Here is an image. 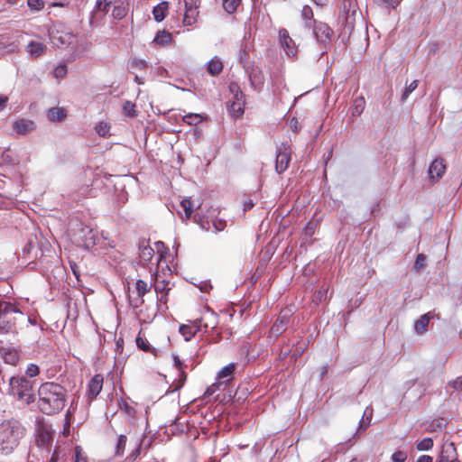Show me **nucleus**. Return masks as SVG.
Returning <instances> with one entry per match:
<instances>
[{
	"label": "nucleus",
	"mask_w": 462,
	"mask_h": 462,
	"mask_svg": "<svg viewBox=\"0 0 462 462\" xmlns=\"http://www.w3.org/2000/svg\"><path fill=\"white\" fill-rule=\"evenodd\" d=\"M38 406L44 414L59 413L65 407L67 390L59 383H42L38 390Z\"/></svg>",
	"instance_id": "f257e3e1"
},
{
	"label": "nucleus",
	"mask_w": 462,
	"mask_h": 462,
	"mask_svg": "<svg viewBox=\"0 0 462 462\" xmlns=\"http://www.w3.org/2000/svg\"><path fill=\"white\" fill-rule=\"evenodd\" d=\"M25 434V428L15 420H5L0 423V452L11 454Z\"/></svg>",
	"instance_id": "f03ea898"
},
{
	"label": "nucleus",
	"mask_w": 462,
	"mask_h": 462,
	"mask_svg": "<svg viewBox=\"0 0 462 462\" xmlns=\"http://www.w3.org/2000/svg\"><path fill=\"white\" fill-rule=\"evenodd\" d=\"M9 393L26 404L33 402L32 383L23 376L10 379Z\"/></svg>",
	"instance_id": "7ed1b4c3"
},
{
	"label": "nucleus",
	"mask_w": 462,
	"mask_h": 462,
	"mask_svg": "<svg viewBox=\"0 0 462 462\" xmlns=\"http://www.w3.org/2000/svg\"><path fill=\"white\" fill-rule=\"evenodd\" d=\"M21 314L8 302H0V334H8L15 330V316Z\"/></svg>",
	"instance_id": "20e7f679"
},
{
	"label": "nucleus",
	"mask_w": 462,
	"mask_h": 462,
	"mask_svg": "<svg viewBox=\"0 0 462 462\" xmlns=\"http://www.w3.org/2000/svg\"><path fill=\"white\" fill-rule=\"evenodd\" d=\"M78 245L85 248L93 247L96 245L97 233L89 226L80 224L79 228L74 234Z\"/></svg>",
	"instance_id": "39448f33"
},
{
	"label": "nucleus",
	"mask_w": 462,
	"mask_h": 462,
	"mask_svg": "<svg viewBox=\"0 0 462 462\" xmlns=\"http://www.w3.org/2000/svg\"><path fill=\"white\" fill-rule=\"evenodd\" d=\"M291 161V147L288 143H282L277 149L276 161H275V171L281 174L284 172Z\"/></svg>",
	"instance_id": "423d86ee"
},
{
	"label": "nucleus",
	"mask_w": 462,
	"mask_h": 462,
	"mask_svg": "<svg viewBox=\"0 0 462 462\" xmlns=\"http://www.w3.org/2000/svg\"><path fill=\"white\" fill-rule=\"evenodd\" d=\"M194 221L199 225V226L208 231L210 228V223H212V226L216 232L223 231L226 226V221L222 218L215 217L211 221H209L208 218H205L202 217L199 212H197L193 217Z\"/></svg>",
	"instance_id": "0eeeda50"
},
{
	"label": "nucleus",
	"mask_w": 462,
	"mask_h": 462,
	"mask_svg": "<svg viewBox=\"0 0 462 462\" xmlns=\"http://www.w3.org/2000/svg\"><path fill=\"white\" fill-rule=\"evenodd\" d=\"M292 313L291 310H282L276 321L271 328V334L274 337L280 336L282 332H284L290 323V319Z\"/></svg>",
	"instance_id": "6e6552de"
},
{
	"label": "nucleus",
	"mask_w": 462,
	"mask_h": 462,
	"mask_svg": "<svg viewBox=\"0 0 462 462\" xmlns=\"http://www.w3.org/2000/svg\"><path fill=\"white\" fill-rule=\"evenodd\" d=\"M313 33L319 42L326 44L330 41L332 30L328 24L314 21Z\"/></svg>",
	"instance_id": "1a4fd4ad"
},
{
	"label": "nucleus",
	"mask_w": 462,
	"mask_h": 462,
	"mask_svg": "<svg viewBox=\"0 0 462 462\" xmlns=\"http://www.w3.org/2000/svg\"><path fill=\"white\" fill-rule=\"evenodd\" d=\"M280 42L288 56H294L297 52L293 40L290 37L286 29L279 31Z\"/></svg>",
	"instance_id": "9d476101"
},
{
	"label": "nucleus",
	"mask_w": 462,
	"mask_h": 462,
	"mask_svg": "<svg viewBox=\"0 0 462 462\" xmlns=\"http://www.w3.org/2000/svg\"><path fill=\"white\" fill-rule=\"evenodd\" d=\"M36 125L35 123L29 119H18L13 124L14 130L19 134H27L33 131Z\"/></svg>",
	"instance_id": "9b49d317"
},
{
	"label": "nucleus",
	"mask_w": 462,
	"mask_h": 462,
	"mask_svg": "<svg viewBox=\"0 0 462 462\" xmlns=\"http://www.w3.org/2000/svg\"><path fill=\"white\" fill-rule=\"evenodd\" d=\"M247 72L252 87L261 88L264 83V76L262 69L258 67H252Z\"/></svg>",
	"instance_id": "f8f14e48"
},
{
	"label": "nucleus",
	"mask_w": 462,
	"mask_h": 462,
	"mask_svg": "<svg viewBox=\"0 0 462 462\" xmlns=\"http://www.w3.org/2000/svg\"><path fill=\"white\" fill-rule=\"evenodd\" d=\"M435 317L431 311L423 314L419 319L415 321L414 329L417 334L422 335L428 330L430 320Z\"/></svg>",
	"instance_id": "ddd939ff"
},
{
	"label": "nucleus",
	"mask_w": 462,
	"mask_h": 462,
	"mask_svg": "<svg viewBox=\"0 0 462 462\" xmlns=\"http://www.w3.org/2000/svg\"><path fill=\"white\" fill-rule=\"evenodd\" d=\"M446 171V164L444 163V160L442 158H437L435 159L430 168H429V173L430 177L433 178H441Z\"/></svg>",
	"instance_id": "4468645a"
},
{
	"label": "nucleus",
	"mask_w": 462,
	"mask_h": 462,
	"mask_svg": "<svg viewBox=\"0 0 462 462\" xmlns=\"http://www.w3.org/2000/svg\"><path fill=\"white\" fill-rule=\"evenodd\" d=\"M103 376L96 374L88 383V396L93 399L96 398L102 390Z\"/></svg>",
	"instance_id": "2eb2a0df"
},
{
	"label": "nucleus",
	"mask_w": 462,
	"mask_h": 462,
	"mask_svg": "<svg viewBox=\"0 0 462 462\" xmlns=\"http://www.w3.org/2000/svg\"><path fill=\"white\" fill-rule=\"evenodd\" d=\"M169 4L168 2H162L153 7L152 14L156 22H162L168 13Z\"/></svg>",
	"instance_id": "dca6fc26"
},
{
	"label": "nucleus",
	"mask_w": 462,
	"mask_h": 462,
	"mask_svg": "<svg viewBox=\"0 0 462 462\" xmlns=\"http://www.w3.org/2000/svg\"><path fill=\"white\" fill-rule=\"evenodd\" d=\"M67 116V111L63 107H51L48 111V118L53 122L63 120Z\"/></svg>",
	"instance_id": "f3484780"
},
{
	"label": "nucleus",
	"mask_w": 462,
	"mask_h": 462,
	"mask_svg": "<svg viewBox=\"0 0 462 462\" xmlns=\"http://www.w3.org/2000/svg\"><path fill=\"white\" fill-rule=\"evenodd\" d=\"M137 294L139 296V303H136L133 305L134 308H138L140 304L143 303V297L150 291V288L148 287V284L146 282L143 280H138L135 283Z\"/></svg>",
	"instance_id": "a211bd4d"
},
{
	"label": "nucleus",
	"mask_w": 462,
	"mask_h": 462,
	"mask_svg": "<svg viewBox=\"0 0 462 462\" xmlns=\"http://www.w3.org/2000/svg\"><path fill=\"white\" fill-rule=\"evenodd\" d=\"M198 8L199 7H185V14L183 18L184 25H192L196 22L197 16L199 14Z\"/></svg>",
	"instance_id": "6ab92c4d"
},
{
	"label": "nucleus",
	"mask_w": 462,
	"mask_h": 462,
	"mask_svg": "<svg viewBox=\"0 0 462 462\" xmlns=\"http://www.w3.org/2000/svg\"><path fill=\"white\" fill-rule=\"evenodd\" d=\"M208 72L212 76L218 75L223 69V64L219 59L214 58L208 63Z\"/></svg>",
	"instance_id": "aec40b11"
},
{
	"label": "nucleus",
	"mask_w": 462,
	"mask_h": 462,
	"mask_svg": "<svg viewBox=\"0 0 462 462\" xmlns=\"http://www.w3.org/2000/svg\"><path fill=\"white\" fill-rule=\"evenodd\" d=\"M52 441L51 434L47 430H42L39 432L36 438V443L39 447H48Z\"/></svg>",
	"instance_id": "412c9836"
},
{
	"label": "nucleus",
	"mask_w": 462,
	"mask_h": 462,
	"mask_svg": "<svg viewBox=\"0 0 462 462\" xmlns=\"http://www.w3.org/2000/svg\"><path fill=\"white\" fill-rule=\"evenodd\" d=\"M373 417V409L367 407L363 414L362 419L359 421V430L365 431L368 426L370 425L371 420Z\"/></svg>",
	"instance_id": "4be33fe9"
},
{
	"label": "nucleus",
	"mask_w": 462,
	"mask_h": 462,
	"mask_svg": "<svg viewBox=\"0 0 462 462\" xmlns=\"http://www.w3.org/2000/svg\"><path fill=\"white\" fill-rule=\"evenodd\" d=\"M245 100L243 101H233L228 106L230 114L235 117H239L244 114Z\"/></svg>",
	"instance_id": "5701e85b"
},
{
	"label": "nucleus",
	"mask_w": 462,
	"mask_h": 462,
	"mask_svg": "<svg viewBox=\"0 0 462 462\" xmlns=\"http://www.w3.org/2000/svg\"><path fill=\"white\" fill-rule=\"evenodd\" d=\"M171 42V34L166 31H159L153 39V42L158 45H167Z\"/></svg>",
	"instance_id": "b1692460"
},
{
	"label": "nucleus",
	"mask_w": 462,
	"mask_h": 462,
	"mask_svg": "<svg viewBox=\"0 0 462 462\" xmlns=\"http://www.w3.org/2000/svg\"><path fill=\"white\" fill-rule=\"evenodd\" d=\"M365 98L363 97H356L354 101V106L352 108V115L354 116H360L365 109Z\"/></svg>",
	"instance_id": "393cba45"
},
{
	"label": "nucleus",
	"mask_w": 462,
	"mask_h": 462,
	"mask_svg": "<svg viewBox=\"0 0 462 462\" xmlns=\"http://www.w3.org/2000/svg\"><path fill=\"white\" fill-rule=\"evenodd\" d=\"M140 249V257L143 262H150L153 256L154 250L150 245H142L139 246Z\"/></svg>",
	"instance_id": "a878e982"
},
{
	"label": "nucleus",
	"mask_w": 462,
	"mask_h": 462,
	"mask_svg": "<svg viewBox=\"0 0 462 462\" xmlns=\"http://www.w3.org/2000/svg\"><path fill=\"white\" fill-rule=\"evenodd\" d=\"M135 341H136V345H137L138 348H140L141 350H143L144 352H148V353H152V354L155 355L156 349L150 346V344L146 338L137 337Z\"/></svg>",
	"instance_id": "bb28decb"
},
{
	"label": "nucleus",
	"mask_w": 462,
	"mask_h": 462,
	"mask_svg": "<svg viewBox=\"0 0 462 462\" xmlns=\"http://www.w3.org/2000/svg\"><path fill=\"white\" fill-rule=\"evenodd\" d=\"M27 49H28V51L32 56L38 57L43 52L45 47L41 42H32L29 43Z\"/></svg>",
	"instance_id": "cd10ccee"
},
{
	"label": "nucleus",
	"mask_w": 462,
	"mask_h": 462,
	"mask_svg": "<svg viewBox=\"0 0 462 462\" xmlns=\"http://www.w3.org/2000/svg\"><path fill=\"white\" fill-rule=\"evenodd\" d=\"M135 107L136 106L134 103L131 101H125L123 105L124 115L131 118L135 117L137 116Z\"/></svg>",
	"instance_id": "c85d7f7f"
},
{
	"label": "nucleus",
	"mask_w": 462,
	"mask_h": 462,
	"mask_svg": "<svg viewBox=\"0 0 462 462\" xmlns=\"http://www.w3.org/2000/svg\"><path fill=\"white\" fill-rule=\"evenodd\" d=\"M229 90L233 94L234 101H243L245 100V95L240 89V87L236 83H230Z\"/></svg>",
	"instance_id": "c756f323"
},
{
	"label": "nucleus",
	"mask_w": 462,
	"mask_h": 462,
	"mask_svg": "<svg viewBox=\"0 0 462 462\" xmlns=\"http://www.w3.org/2000/svg\"><path fill=\"white\" fill-rule=\"evenodd\" d=\"M126 436L125 435H119L117 439V442L116 445V456L122 457L125 452V448L126 446Z\"/></svg>",
	"instance_id": "7c9ffc66"
},
{
	"label": "nucleus",
	"mask_w": 462,
	"mask_h": 462,
	"mask_svg": "<svg viewBox=\"0 0 462 462\" xmlns=\"http://www.w3.org/2000/svg\"><path fill=\"white\" fill-rule=\"evenodd\" d=\"M301 16L305 20L306 26L308 28L311 27V21L313 19V11L310 6L305 5L301 10Z\"/></svg>",
	"instance_id": "2f4dec72"
},
{
	"label": "nucleus",
	"mask_w": 462,
	"mask_h": 462,
	"mask_svg": "<svg viewBox=\"0 0 462 462\" xmlns=\"http://www.w3.org/2000/svg\"><path fill=\"white\" fill-rule=\"evenodd\" d=\"M241 0H223V7L228 14H233L236 11Z\"/></svg>",
	"instance_id": "473e14b6"
},
{
	"label": "nucleus",
	"mask_w": 462,
	"mask_h": 462,
	"mask_svg": "<svg viewBox=\"0 0 462 462\" xmlns=\"http://www.w3.org/2000/svg\"><path fill=\"white\" fill-rule=\"evenodd\" d=\"M126 14L127 9L124 5H115L112 11V15L116 20H122Z\"/></svg>",
	"instance_id": "72a5a7b5"
},
{
	"label": "nucleus",
	"mask_w": 462,
	"mask_h": 462,
	"mask_svg": "<svg viewBox=\"0 0 462 462\" xmlns=\"http://www.w3.org/2000/svg\"><path fill=\"white\" fill-rule=\"evenodd\" d=\"M236 364L235 363H231L226 366H224L217 374V377L219 379H223V378H226V377H228L230 375H232V374L235 372L236 370Z\"/></svg>",
	"instance_id": "f704fd0d"
},
{
	"label": "nucleus",
	"mask_w": 462,
	"mask_h": 462,
	"mask_svg": "<svg viewBox=\"0 0 462 462\" xmlns=\"http://www.w3.org/2000/svg\"><path fill=\"white\" fill-rule=\"evenodd\" d=\"M418 85H419V80L415 79L412 82H411L409 86H407L405 88V89L401 97L402 103H404L408 99L410 94L417 88Z\"/></svg>",
	"instance_id": "c9c22d12"
},
{
	"label": "nucleus",
	"mask_w": 462,
	"mask_h": 462,
	"mask_svg": "<svg viewBox=\"0 0 462 462\" xmlns=\"http://www.w3.org/2000/svg\"><path fill=\"white\" fill-rule=\"evenodd\" d=\"M202 116L199 114L189 113L183 116V122L189 125H195L201 121Z\"/></svg>",
	"instance_id": "e433bc0d"
},
{
	"label": "nucleus",
	"mask_w": 462,
	"mask_h": 462,
	"mask_svg": "<svg viewBox=\"0 0 462 462\" xmlns=\"http://www.w3.org/2000/svg\"><path fill=\"white\" fill-rule=\"evenodd\" d=\"M180 333L184 337L186 341H189L194 337L196 331L192 330V327L189 325H181L180 327Z\"/></svg>",
	"instance_id": "4c0bfd02"
},
{
	"label": "nucleus",
	"mask_w": 462,
	"mask_h": 462,
	"mask_svg": "<svg viewBox=\"0 0 462 462\" xmlns=\"http://www.w3.org/2000/svg\"><path fill=\"white\" fill-rule=\"evenodd\" d=\"M433 447V440L431 438H425L417 443L416 448L420 451L430 450Z\"/></svg>",
	"instance_id": "58836bf2"
},
{
	"label": "nucleus",
	"mask_w": 462,
	"mask_h": 462,
	"mask_svg": "<svg viewBox=\"0 0 462 462\" xmlns=\"http://www.w3.org/2000/svg\"><path fill=\"white\" fill-rule=\"evenodd\" d=\"M3 358L6 364L15 365L19 359V356L14 351H7L4 354Z\"/></svg>",
	"instance_id": "ea45409f"
},
{
	"label": "nucleus",
	"mask_w": 462,
	"mask_h": 462,
	"mask_svg": "<svg viewBox=\"0 0 462 462\" xmlns=\"http://www.w3.org/2000/svg\"><path fill=\"white\" fill-rule=\"evenodd\" d=\"M118 405H119L120 410L123 411L124 412H125L127 415H129V416L134 415L135 410L131 405H129L128 402H125V400L120 399Z\"/></svg>",
	"instance_id": "a19ab883"
},
{
	"label": "nucleus",
	"mask_w": 462,
	"mask_h": 462,
	"mask_svg": "<svg viewBox=\"0 0 462 462\" xmlns=\"http://www.w3.org/2000/svg\"><path fill=\"white\" fill-rule=\"evenodd\" d=\"M426 256L423 254H419L416 257L413 268L416 272H420L425 267Z\"/></svg>",
	"instance_id": "79ce46f5"
},
{
	"label": "nucleus",
	"mask_w": 462,
	"mask_h": 462,
	"mask_svg": "<svg viewBox=\"0 0 462 462\" xmlns=\"http://www.w3.org/2000/svg\"><path fill=\"white\" fill-rule=\"evenodd\" d=\"M327 293H328V288H323V289H320L319 291H316L313 295V301L316 303V304H319L320 302H322L323 300H326L327 298Z\"/></svg>",
	"instance_id": "37998d69"
},
{
	"label": "nucleus",
	"mask_w": 462,
	"mask_h": 462,
	"mask_svg": "<svg viewBox=\"0 0 462 462\" xmlns=\"http://www.w3.org/2000/svg\"><path fill=\"white\" fill-rule=\"evenodd\" d=\"M181 207L183 208L186 217L189 218L193 212L191 200L189 199H183L181 201Z\"/></svg>",
	"instance_id": "c03bdc74"
},
{
	"label": "nucleus",
	"mask_w": 462,
	"mask_h": 462,
	"mask_svg": "<svg viewBox=\"0 0 462 462\" xmlns=\"http://www.w3.org/2000/svg\"><path fill=\"white\" fill-rule=\"evenodd\" d=\"M206 319L205 317H202L200 319H197L193 321L192 323V328H196V329L194 331H196V333L198 331H199L201 329V328H205L206 329H208L209 328V324L208 323H204V320Z\"/></svg>",
	"instance_id": "a18cd8bd"
},
{
	"label": "nucleus",
	"mask_w": 462,
	"mask_h": 462,
	"mask_svg": "<svg viewBox=\"0 0 462 462\" xmlns=\"http://www.w3.org/2000/svg\"><path fill=\"white\" fill-rule=\"evenodd\" d=\"M448 386L451 387L454 391H462V375L449 381Z\"/></svg>",
	"instance_id": "49530a36"
},
{
	"label": "nucleus",
	"mask_w": 462,
	"mask_h": 462,
	"mask_svg": "<svg viewBox=\"0 0 462 462\" xmlns=\"http://www.w3.org/2000/svg\"><path fill=\"white\" fill-rule=\"evenodd\" d=\"M112 4V0H97V7L99 11L104 13H107L109 11V7Z\"/></svg>",
	"instance_id": "de8ad7c7"
},
{
	"label": "nucleus",
	"mask_w": 462,
	"mask_h": 462,
	"mask_svg": "<svg viewBox=\"0 0 462 462\" xmlns=\"http://www.w3.org/2000/svg\"><path fill=\"white\" fill-rule=\"evenodd\" d=\"M407 454L404 451L398 450L392 455L393 462H405Z\"/></svg>",
	"instance_id": "09e8293b"
},
{
	"label": "nucleus",
	"mask_w": 462,
	"mask_h": 462,
	"mask_svg": "<svg viewBox=\"0 0 462 462\" xmlns=\"http://www.w3.org/2000/svg\"><path fill=\"white\" fill-rule=\"evenodd\" d=\"M28 6L32 10L39 11L44 7L43 0H28Z\"/></svg>",
	"instance_id": "8fccbe9b"
},
{
	"label": "nucleus",
	"mask_w": 462,
	"mask_h": 462,
	"mask_svg": "<svg viewBox=\"0 0 462 462\" xmlns=\"http://www.w3.org/2000/svg\"><path fill=\"white\" fill-rule=\"evenodd\" d=\"M167 286H168V283H165L164 281L157 282L154 284V290H155V292L157 293V295L167 291V290L169 289Z\"/></svg>",
	"instance_id": "3c124183"
},
{
	"label": "nucleus",
	"mask_w": 462,
	"mask_h": 462,
	"mask_svg": "<svg viewBox=\"0 0 462 462\" xmlns=\"http://www.w3.org/2000/svg\"><path fill=\"white\" fill-rule=\"evenodd\" d=\"M25 374L29 377L36 376L39 374V367H38V365H36L34 364H31L30 365H28Z\"/></svg>",
	"instance_id": "603ef678"
},
{
	"label": "nucleus",
	"mask_w": 462,
	"mask_h": 462,
	"mask_svg": "<svg viewBox=\"0 0 462 462\" xmlns=\"http://www.w3.org/2000/svg\"><path fill=\"white\" fill-rule=\"evenodd\" d=\"M96 130L100 136H106L108 133L109 127L106 123H100L96 126Z\"/></svg>",
	"instance_id": "864d4df0"
},
{
	"label": "nucleus",
	"mask_w": 462,
	"mask_h": 462,
	"mask_svg": "<svg viewBox=\"0 0 462 462\" xmlns=\"http://www.w3.org/2000/svg\"><path fill=\"white\" fill-rule=\"evenodd\" d=\"M132 69H143L146 67V62L143 60L134 59L130 63Z\"/></svg>",
	"instance_id": "5fc2aeb1"
},
{
	"label": "nucleus",
	"mask_w": 462,
	"mask_h": 462,
	"mask_svg": "<svg viewBox=\"0 0 462 462\" xmlns=\"http://www.w3.org/2000/svg\"><path fill=\"white\" fill-rule=\"evenodd\" d=\"M67 74V67L65 65H60L54 69V76L56 78H63Z\"/></svg>",
	"instance_id": "6e6d98bb"
},
{
	"label": "nucleus",
	"mask_w": 462,
	"mask_h": 462,
	"mask_svg": "<svg viewBox=\"0 0 462 462\" xmlns=\"http://www.w3.org/2000/svg\"><path fill=\"white\" fill-rule=\"evenodd\" d=\"M206 319L204 320V323H208L209 324V328H214L217 325V315L212 312L210 314H208V317H205Z\"/></svg>",
	"instance_id": "4d7b16f0"
},
{
	"label": "nucleus",
	"mask_w": 462,
	"mask_h": 462,
	"mask_svg": "<svg viewBox=\"0 0 462 462\" xmlns=\"http://www.w3.org/2000/svg\"><path fill=\"white\" fill-rule=\"evenodd\" d=\"M218 386L219 383H213L210 386H208L204 393V397H209L212 394H214L217 391Z\"/></svg>",
	"instance_id": "13d9d810"
},
{
	"label": "nucleus",
	"mask_w": 462,
	"mask_h": 462,
	"mask_svg": "<svg viewBox=\"0 0 462 462\" xmlns=\"http://www.w3.org/2000/svg\"><path fill=\"white\" fill-rule=\"evenodd\" d=\"M290 128L294 133H297L300 130V123H299L297 118L293 117V118L291 119V121H290Z\"/></svg>",
	"instance_id": "bf43d9fd"
},
{
	"label": "nucleus",
	"mask_w": 462,
	"mask_h": 462,
	"mask_svg": "<svg viewBox=\"0 0 462 462\" xmlns=\"http://www.w3.org/2000/svg\"><path fill=\"white\" fill-rule=\"evenodd\" d=\"M180 372V377H179V382H180V385L176 387V390L180 389V387L183 386L186 379H187V374L186 373L183 371V369L181 370H179Z\"/></svg>",
	"instance_id": "052dcab7"
},
{
	"label": "nucleus",
	"mask_w": 462,
	"mask_h": 462,
	"mask_svg": "<svg viewBox=\"0 0 462 462\" xmlns=\"http://www.w3.org/2000/svg\"><path fill=\"white\" fill-rule=\"evenodd\" d=\"M200 0H184L185 7H199Z\"/></svg>",
	"instance_id": "680f3d73"
},
{
	"label": "nucleus",
	"mask_w": 462,
	"mask_h": 462,
	"mask_svg": "<svg viewBox=\"0 0 462 462\" xmlns=\"http://www.w3.org/2000/svg\"><path fill=\"white\" fill-rule=\"evenodd\" d=\"M315 225L312 222L308 223L304 231L306 236H312L314 234Z\"/></svg>",
	"instance_id": "e2e57ef3"
},
{
	"label": "nucleus",
	"mask_w": 462,
	"mask_h": 462,
	"mask_svg": "<svg viewBox=\"0 0 462 462\" xmlns=\"http://www.w3.org/2000/svg\"><path fill=\"white\" fill-rule=\"evenodd\" d=\"M169 291H170V289H168V290H167V291H165V292H163V293H161V294L157 295V297H158V300H159L162 304H163V305H166V304H167V301H168V298H167V296H168Z\"/></svg>",
	"instance_id": "0e129e2a"
},
{
	"label": "nucleus",
	"mask_w": 462,
	"mask_h": 462,
	"mask_svg": "<svg viewBox=\"0 0 462 462\" xmlns=\"http://www.w3.org/2000/svg\"><path fill=\"white\" fill-rule=\"evenodd\" d=\"M173 363H174V366L178 369V370H181L183 369V364L182 362L180 360L179 356H173Z\"/></svg>",
	"instance_id": "69168bd1"
},
{
	"label": "nucleus",
	"mask_w": 462,
	"mask_h": 462,
	"mask_svg": "<svg viewBox=\"0 0 462 462\" xmlns=\"http://www.w3.org/2000/svg\"><path fill=\"white\" fill-rule=\"evenodd\" d=\"M254 206V203L252 199H247L244 203V211H248L252 209Z\"/></svg>",
	"instance_id": "338daca9"
},
{
	"label": "nucleus",
	"mask_w": 462,
	"mask_h": 462,
	"mask_svg": "<svg viewBox=\"0 0 462 462\" xmlns=\"http://www.w3.org/2000/svg\"><path fill=\"white\" fill-rule=\"evenodd\" d=\"M432 461H433L432 457H430L429 455H422L417 460V462H432Z\"/></svg>",
	"instance_id": "774afa93"
}]
</instances>
